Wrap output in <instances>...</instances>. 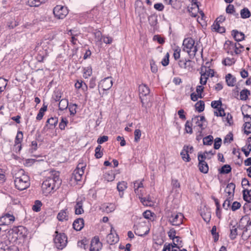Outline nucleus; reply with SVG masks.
<instances>
[{"instance_id": "obj_1", "label": "nucleus", "mask_w": 251, "mask_h": 251, "mask_svg": "<svg viewBox=\"0 0 251 251\" xmlns=\"http://www.w3.org/2000/svg\"><path fill=\"white\" fill-rule=\"evenodd\" d=\"M61 183L58 172H53L50 176L47 177L42 184V192L45 196L48 195L52 190L58 189Z\"/></svg>"}, {"instance_id": "obj_2", "label": "nucleus", "mask_w": 251, "mask_h": 251, "mask_svg": "<svg viewBox=\"0 0 251 251\" xmlns=\"http://www.w3.org/2000/svg\"><path fill=\"white\" fill-rule=\"evenodd\" d=\"M14 183L15 187L22 191L27 189L30 186L29 176L25 174L23 169H19L14 175Z\"/></svg>"}, {"instance_id": "obj_3", "label": "nucleus", "mask_w": 251, "mask_h": 251, "mask_svg": "<svg viewBox=\"0 0 251 251\" xmlns=\"http://www.w3.org/2000/svg\"><path fill=\"white\" fill-rule=\"evenodd\" d=\"M194 44L195 41L191 38L185 39L183 42V50L187 52L190 56H195L198 50Z\"/></svg>"}, {"instance_id": "obj_4", "label": "nucleus", "mask_w": 251, "mask_h": 251, "mask_svg": "<svg viewBox=\"0 0 251 251\" xmlns=\"http://www.w3.org/2000/svg\"><path fill=\"white\" fill-rule=\"evenodd\" d=\"M56 234L54 238V243L58 249L62 250L67 245V237L64 233H59L57 231L55 232Z\"/></svg>"}, {"instance_id": "obj_5", "label": "nucleus", "mask_w": 251, "mask_h": 251, "mask_svg": "<svg viewBox=\"0 0 251 251\" xmlns=\"http://www.w3.org/2000/svg\"><path fill=\"white\" fill-rule=\"evenodd\" d=\"M86 164L83 162H79L76 168L74 170L72 178L76 181H80L84 173L86 167Z\"/></svg>"}, {"instance_id": "obj_6", "label": "nucleus", "mask_w": 251, "mask_h": 251, "mask_svg": "<svg viewBox=\"0 0 251 251\" xmlns=\"http://www.w3.org/2000/svg\"><path fill=\"white\" fill-rule=\"evenodd\" d=\"M183 215L181 213H171L168 216V221L172 226H178L182 224Z\"/></svg>"}, {"instance_id": "obj_7", "label": "nucleus", "mask_w": 251, "mask_h": 251, "mask_svg": "<svg viewBox=\"0 0 251 251\" xmlns=\"http://www.w3.org/2000/svg\"><path fill=\"white\" fill-rule=\"evenodd\" d=\"M53 12L55 17L59 19H63L68 14V10L67 7L56 5L54 8Z\"/></svg>"}, {"instance_id": "obj_8", "label": "nucleus", "mask_w": 251, "mask_h": 251, "mask_svg": "<svg viewBox=\"0 0 251 251\" xmlns=\"http://www.w3.org/2000/svg\"><path fill=\"white\" fill-rule=\"evenodd\" d=\"M206 158L204 154L199 153L198 160H199V168L200 172L204 174H206L208 172V166L207 163L204 161Z\"/></svg>"}, {"instance_id": "obj_9", "label": "nucleus", "mask_w": 251, "mask_h": 251, "mask_svg": "<svg viewBox=\"0 0 251 251\" xmlns=\"http://www.w3.org/2000/svg\"><path fill=\"white\" fill-rule=\"evenodd\" d=\"M236 43H233L230 41H226L225 44V49L227 50V53L233 55L232 50L234 51L236 54H240L242 52L241 50H238L237 48Z\"/></svg>"}, {"instance_id": "obj_10", "label": "nucleus", "mask_w": 251, "mask_h": 251, "mask_svg": "<svg viewBox=\"0 0 251 251\" xmlns=\"http://www.w3.org/2000/svg\"><path fill=\"white\" fill-rule=\"evenodd\" d=\"M193 63L191 60L184 58L180 59L178 62V65L180 68L188 71L192 69Z\"/></svg>"}, {"instance_id": "obj_11", "label": "nucleus", "mask_w": 251, "mask_h": 251, "mask_svg": "<svg viewBox=\"0 0 251 251\" xmlns=\"http://www.w3.org/2000/svg\"><path fill=\"white\" fill-rule=\"evenodd\" d=\"M113 85V81L111 77H107L101 80L99 84V87L103 90L106 91L111 88Z\"/></svg>"}, {"instance_id": "obj_12", "label": "nucleus", "mask_w": 251, "mask_h": 251, "mask_svg": "<svg viewBox=\"0 0 251 251\" xmlns=\"http://www.w3.org/2000/svg\"><path fill=\"white\" fill-rule=\"evenodd\" d=\"M149 231V229H147V227L145 225L141 224H138L134 226V232L136 235L142 236L146 235Z\"/></svg>"}, {"instance_id": "obj_13", "label": "nucleus", "mask_w": 251, "mask_h": 251, "mask_svg": "<svg viewBox=\"0 0 251 251\" xmlns=\"http://www.w3.org/2000/svg\"><path fill=\"white\" fill-rule=\"evenodd\" d=\"M15 220V217L13 215L9 214L5 215L0 217V226L9 225Z\"/></svg>"}, {"instance_id": "obj_14", "label": "nucleus", "mask_w": 251, "mask_h": 251, "mask_svg": "<svg viewBox=\"0 0 251 251\" xmlns=\"http://www.w3.org/2000/svg\"><path fill=\"white\" fill-rule=\"evenodd\" d=\"M113 230V228L112 227L110 233L108 234L106 237V242L110 245L115 244L119 241V239L118 235L116 233L114 235L112 233Z\"/></svg>"}, {"instance_id": "obj_15", "label": "nucleus", "mask_w": 251, "mask_h": 251, "mask_svg": "<svg viewBox=\"0 0 251 251\" xmlns=\"http://www.w3.org/2000/svg\"><path fill=\"white\" fill-rule=\"evenodd\" d=\"M235 189V185L234 183L231 182L227 184L225 190V192L228 194L227 198L233 200Z\"/></svg>"}, {"instance_id": "obj_16", "label": "nucleus", "mask_w": 251, "mask_h": 251, "mask_svg": "<svg viewBox=\"0 0 251 251\" xmlns=\"http://www.w3.org/2000/svg\"><path fill=\"white\" fill-rule=\"evenodd\" d=\"M73 228L76 231L81 230L84 227V220L82 218H78L75 220L73 224Z\"/></svg>"}, {"instance_id": "obj_17", "label": "nucleus", "mask_w": 251, "mask_h": 251, "mask_svg": "<svg viewBox=\"0 0 251 251\" xmlns=\"http://www.w3.org/2000/svg\"><path fill=\"white\" fill-rule=\"evenodd\" d=\"M115 205L114 204L110 203H104L101 205L100 209L104 212H105L107 213H110L114 211L115 209Z\"/></svg>"}, {"instance_id": "obj_18", "label": "nucleus", "mask_w": 251, "mask_h": 251, "mask_svg": "<svg viewBox=\"0 0 251 251\" xmlns=\"http://www.w3.org/2000/svg\"><path fill=\"white\" fill-rule=\"evenodd\" d=\"M192 121H194L197 126H199L201 130L204 129L203 125V122L205 121V119L204 116H196L192 118Z\"/></svg>"}, {"instance_id": "obj_19", "label": "nucleus", "mask_w": 251, "mask_h": 251, "mask_svg": "<svg viewBox=\"0 0 251 251\" xmlns=\"http://www.w3.org/2000/svg\"><path fill=\"white\" fill-rule=\"evenodd\" d=\"M68 211L67 209L61 210L58 214L57 218L60 221H67L68 220Z\"/></svg>"}, {"instance_id": "obj_20", "label": "nucleus", "mask_w": 251, "mask_h": 251, "mask_svg": "<svg viewBox=\"0 0 251 251\" xmlns=\"http://www.w3.org/2000/svg\"><path fill=\"white\" fill-rule=\"evenodd\" d=\"M142 106L145 108L150 107L151 106V97L148 95L146 96L140 97Z\"/></svg>"}, {"instance_id": "obj_21", "label": "nucleus", "mask_w": 251, "mask_h": 251, "mask_svg": "<svg viewBox=\"0 0 251 251\" xmlns=\"http://www.w3.org/2000/svg\"><path fill=\"white\" fill-rule=\"evenodd\" d=\"M75 208V214L76 215H80L84 212V210L83 209V202L82 200H77Z\"/></svg>"}, {"instance_id": "obj_22", "label": "nucleus", "mask_w": 251, "mask_h": 251, "mask_svg": "<svg viewBox=\"0 0 251 251\" xmlns=\"http://www.w3.org/2000/svg\"><path fill=\"white\" fill-rule=\"evenodd\" d=\"M139 97L146 96L150 93L149 88L144 84L140 85L139 86Z\"/></svg>"}, {"instance_id": "obj_23", "label": "nucleus", "mask_w": 251, "mask_h": 251, "mask_svg": "<svg viewBox=\"0 0 251 251\" xmlns=\"http://www.w3.org/2000/svg\"><path fill=\"white\" fill-rule=\"evenodd\" d=\"M226 81L228 86L233 87L235 84L236 79L231 74H228L226 76Z\"/></svg>"}, {"instance_id": "obj_24", "label": "nucleus", "mask_w": 251, "mask_h": 251, "mask_svg": "<svg viewBox=\"0 0 251 251\" xmlns=\"http://www.w3.org/2000/svg\"><path fill=\"white\" fill-rule=\"evenodd\" d=\"M232 35L233 36L235 41L239 42L244 39L245 35L243 32H239L237 30H233L232 31Z\"/></svg>"}, {"instance_id": "obj_25", "label": "nucleus", "mask_w": 251, "mask_h": 251, "mask_svg": "<svg viewBox=\"0 0 251 251\" xmlns=\"http://www.w3.org/2000/svg\"><path fill=\"white\" fill-rule=\"evenodd\" d=\"M100 244V240L98 237H95L91 243V247L90 249V251H99V247H96V245L98 246L99 244Z\"/></svg>"}, {"instance_id": "obj_26", "label": "nucleus", "mask_w": 251, "mask_h": 251, "mask_svg": "<svg viewBox=\"0 0 251 251\" xmlns=\"http://www.w3.org/2000/svg\"><path fill=\"white\" fill-rule=\"evenodd\" d=\"M195 1L194 3L192 4V7L189 8L188 11L189 13H191V16L193 17H196V12L199 10V5L198 4V2H197L196 0H193Z\"/></svg>"}, {"instance_id": "obj_27", "label": "nucleus", "mask_w": 251, "mask_h": 251, "mask_svg": "<svg viewBox=\"0 0 251 251\" xmlns=\"http://www.w3.org/2000/svg\"><path fill=\"white\" fill-rule=\"evenodd\" d=\"M180 248L174 246L172 244L165 243L162 251H180Z\"/></svg>"}, {"instance_id": "obj_28", "label": "nucleus", "mask_w": 251, "mask_h": 251, "mask_svg": "<svg viewBox=\"0 0 251 251\" xmlns=\"http://www.w3.org/2000/svg\"><path fill=\"white\" fill-rule=\"evenodd\" d=\"M58 123V118L57 117H51L46 122V125L45 127L48 126V125L49 124L50 125V127L49 128H52L55 127L56 125Z\"/></svg>"}, {"instance_id": "obj_29", "label": "nucleus", "mask_w": 251, "mask_h": 251, "mask_svg": "<svg viewBox=\"0 0 251 251\" xmlns=\"http://www.w3.org/2000/svg\"><path fill=\"white\" fill-rule=\"evenodd\" d=\"M242 114L244 117L251 119V106L249 105L244 106L242 110Z\"/></svg>"}, {"instance_id": "obj_30", "label": "nucleus", "mask_w": 251, "mask_h": 251, "mask_svg": "<svg viewBox=\"0 0 251 251\" xmlns=\"http://www.w3.org/2000/svg\"><path fill=\"white\" fill-rule=\"evenodd\" d=\"M23 139V134L22 131H18L15 138V145H18V147H19L20 151L21 149V145H19Z\"/></svg>"}, {"instance_id": "obj_31", "label": "nucleus", "mask_w": 251, "mask_h": 251, "mask_svg": "<svg viewBox=\"0 0 251 251\" xmlns=\"http://www.w3.org/2000/svg\"><path fill=\"white\" fill-rule=\"evenodd\" d=\"M69 106L68 100L67 99H62L59 103V109L63 111L66 109Z\"/></svg>"}, {"instance_id": "obj_32", "label": "nucleus", "mask_w": 251, "mask_h": 251, "mask_svg": "<svg viewBox=\"0 0 251 251\" xmlns=\"http://www.w3.org/2000/svg\"><path fill=\"white\" fill-rule=\"evenodd\" d=\"M25 3L31 7H38L41 4L39 0H25Z\"/></svg>"}, {"instance_id": "obj_33", "label": "nucleus", "mask_w": 251, "mask_h": 251, "mask_svg": "<svg viewBox=\"0 0 251 251\" xmlns=\"http://www.w3.org/2000/svg\"><path fill=\"white\" fill-rule=\"evenodd\" d=\"M245 222L247 223L245 226V230L244 231H247L250 229L249 227L251 226V220L248 217L243 218L241 219L240 224H244Z\"/></svg>"}, {"instance_id": "obj_34", "label": "nucleus", "mask_w": 251, "mask_h": 251, "mask_svg": "<svg viewBox=\"0 0 251 251\" xmlns=\"http://www.w3.org/2000/svg\"><path fill=\"white\" fill-rule=\"evenodd\" d=\"M195 108L199 112H202L204 109V103L202 100H200L195 104Z\"/></svg>"}, {"instance_id": "obj_35", "label": "nucleus", "mask_w": 251, "mask_h": 251, "mask_svg": "<svg viewBox=\"0 0 251 251\" xmlns=\"http://www.w3.org/2000/svg\"><path fill=\"white\" fill-rule=\"evenodd\" d=\"M250 91L248 89L242 90L240 92V99L241 100H245L248 99V96L250 95Z\"/></svg>"}, {"instance_id": "obj_36", "label": "nucleus", "mask_w": 251, "mask_h": 251, "mask_svg": "<svg viewBox=\"0 0 251 251\" xmlns=\"http://www.w3.org/2000/svg\"><path fill=\"white\" fill-rule=\"evenodd\" d=\"M213 29L219 33H224L226 29L224 27L221 26L220 24L214 23L212 26Z\"/></svg>"}, {"instance_id": "obj_37", "label": "nucleus", "mask_w": 251, "mask_h": 251, "mask_svg": "<svg viewBox=\"0 0 251 251\" xmlns=\"http://www.w3.org/2000/svg\"><path fill=\"white\" fill-rule=\"evenodd\" d=\"M201 216L203 220L205 222L208 223L211 219V212L208 210H206V212H201Z\"/></svg>"}, {"instance_id": "obj_38", "label": "nucleus", "mask_w": 251, "mask_h": 251, "mask_svg": "<svg viewBox=\"0 0 251 251\" xmlns=\"http://www.w3.org/2000/svg\"><path fill=\"white\" fill-rule=\"evenodd\" d=\"M241 17L243 19H246L251 16V13L247 8H244L240 12Z\"/></svg>"}, {"instance_id": "obj_39", "label": "nucleus", "mask_w": 251, "mask_h": 251, "mask_svg": "<svg viewBox=\"0 0 251 251\" xmlns=\"http://www.w3.org/2000/svg\"><path fill=\"white\" fill-rule=\"evenodd\" d=\"M237 234V226H232V227L230 228V233L229 235L230 239L232 240L235 239Z\"/></svg>"}, {"instance_id": "obj_40", "label": "nucleus", "mask_w": 251, "mask_h": 251, "mask_svg": "<svg viewBox=\"0 0 251 251\" xmlns=\"http://www.w3.org/2000/svg\"><path fill=\"white\" fill-rule=\"evenodd\" d=\"M201 76L200 78V83L201 85H205L206 83L207 79L209 76V75H207L206 72H201Z\"/></svg>"}, {"instance_id": "obj_41", "label": "nucleus", "mask_w": 251, "mask_h": 251, "mask_svg": "<svg viewBox=\"0 0 251 251\" xmlns=\"http://www.w3.org/2000/svg\"><path fill=\"white\" fill-rule=\"evenodd\" d=\"M231 171V168L230 165L226 164L224 165L220 170L221 174H228Z\"/></svg>"}, {"instance_id": "obj_42", "label": "nucleus", "mask_w": 251, "mask_h": 251, "mask_svg": "<svg viewBox=\"0 0 251 251\" xmlns=\"http://www.w3.org/2000/svg\"><path fill=\"white\" fill-rule=\"evenodd\" d=\"M213 137L212 135H208L203 139V143L204 145H211L212 144Z\"/></svg>"}, {"instance_id": "obj_43", "label": "nucleus", "mask_w": 251, "mask_h": 251, "mask_svg": "<svg viewBox=\"0 0 251 251\" xmlns=\"http://www.w3.org/2000/svg\"><path fill=\"white\" fill-rule=\"evenodd\" d=\"M42 204L41 201L36 200L34 202V204L32 206V210L35 212H39L41 209V206Z\"/></svg>"}, {"instance_id": "obj_44", "label": "nucleus", "mask_w": 251, "mask_h": 251, "mask_svg": "<svg viewBox=\"0 0 251 251\" xmlns=\"http://www.w3.org/2000/svg\"><path fill=\"white\" fill-rule=\"evenodd\" d=\"M117 188L119 192H123L127 188V183L125 181L119 182Z\"/></svg>"}, {"instance_id": "obj_45", "label": "nucleus", "mask_w": 251, "mask_h": 251, "mask_svg": "<svg viewBox=\"0 0 251 251\" xmlns=\"http://www.w3.org/2000/svg\"><path fill=\"white\" fill-rule=\"evenodd\" d=\"M202 72H206L207 75L211 77L214 76V72L213 70L210 69L209 67L207 68L206 66H202L201 67Z\"/></svg>"}, {"instance_id": "obj_46", "label": "nucleus", "mask_w": 251, "mask_h": 251, "mask_svg": "<svg viewBox=\"0 0 251 251\" xmlns=\"http://www.w3.org/2000/svg\"><path fill=\"white\" fill-rule=\"evenodd\" d=\"M68 121L66 118L62 117L61 121L59 124V127L61 130H64L67 126Z\"/></svg>"}, {"instance_id": "obj_47", "label": "nucleus", "mask_w": 251, "mask_h": 251, "mask_svg": "<svg viewBox=\"0 0 251 251\" xmlns=\"http://www.w3.org/2000/svg\"><path fill=\"white\" fill-rule=\"evenodd\" d=\"M192 124L189 121H187L185 125V129L187 133L191 134L193 132L192 128Z\"/></svg>"}, {"instance_id": "obj_48", "label": "nucleus", "mask_w": 251, "mask_h": 251, "mask_svg": "<svg viewBox=\"0 0 251 251\" xmlns=\"http://www.w3.org/2000/svg\"><path fill=\"white\" fill-rule=\"evenodd\" d=\"M140 199L141 202L144 205H148L150 204V203L152 201L150 197L148 196V197L141 198L139 197Z\"/></svg>"}, {"instance_id": "obj_49", "label": "nucleus", "mask_w": 251, "mask_h": 251, "mask_svg": "<svg viewBox=\"0 0 251 251\" xmlns=\"http://www.w3.org/2000/svg\"><path fill=\"white\" fill-rule=\"evenodd\" d=\"M69 106V110L70 112L71 115H75L76 113V107H77V105L76 104H70Z\"/></svg>"}, {"instance_id": "obj_50", "label": "nucleus", "mask_w": 251, "mask_h": 251, "mask_svg": "<svg viewBox=\"0 0 251 251\" xmlns=\"http://www.w3.org/2000/svg\"><path fill=\"white\" fill-rule=\"evenodd\" d=\"M222 63L226 66H231L235 63V60L233 58H226L222 61Z\"/></svg>"}, {"instance_id": "obj_51", "label": "nucleus", "mask_w": 251, "mask_h": 251, "mask_svg": "<svg viewBox=\"0 0 251 251\" xmlns=\"http://www.w3.org/2000/svg\"><path fill=\"white\" fill-rule=\"evenodd\" d=\"M244 132L247 135L251 133V124L250 122H246L244 126Z\"/></svg>"}, {"instance_id": "obj_52", "label": "nucleus", "mask_w": 251, "mask_h": 251, "mask_svg": "<svg viewBox=\"0 0 251 251\" xmlns=\"http://www.w3.org/2000/svg\"><path fill=\"white\" fill-rule=\"evenodd\" d=\"M141 136V131L139 129H136L134 131V141L138 142Z\"/></svg>"}, {"instance_id": "obj_53", "label": "nucleus", "mask_w": 251, "mask_h": 251, "mask_svg": "<svg viewBox=\"0 0 251 251\" xmlns=\"http://www.w3.org/2000/svg\"><path fill=\"white\" fill-rule=\"evenodd\" d=\"M153 214V213H152L150 210H146L143 214V216L145 218L147 219H149L150 220H152Z\"/></svg>"}, {"instance_id": "obj_54", "label": "nucleus", "mask_w": 251, "mask_h": 251, "mask_svg": "<svg viewBox=\"0 0 251 251\" xmlns=\"http://www.w3.org/2000/svg\"><path fill=\"white\" fill-rule=\"evenodd\" d=\"M194 150L192 146H184L182 150V153H185L187 154V153H191L193 152Z\"/></svg>"}, {"instance_id": "obj_55", "label": "nucleus", "mask_w": 251, "mask_h": 251, "mask_svg": "<svg viewBox=\"0 0 251 251\" xmlns=\"http://www.w3.org/2000/svg\"><path fill=\"white\" fill-rule=\"evenodd\" d=\"M105 179L108 181H111L115 178V175L112 172L106 173L104 175Z\"/></svg>"}, {"instance_id": "obj_56", "label": "nucleus", "mask_w": 251, "mask_h": 251, "mask_svg": "<svg viewBox=\"0 0 251 251\" xmlns=\"http://www.w3.org/2000/svg\"><path fill=\"white\" fill-rule=\"evenodd\" d=\"M173 246L175 247H182V245H181V241L180 240V237L179 236H176L175 238V239L173 240Z\"/></svg>"}, {"instance_id": "obj_57", "label": "nucleus", "mask_w": 251, "mask_h": 251, "mask_svg": "<svg viewBox=\"0 0 251 251\" xmlns=\"http://www.w3.org/2000/svg\"><path fill=\"white\" fill-rule=\"evenodd\" d=\"M222 144V139L220 138L217 137L215 139L214 148L215 150L219 149Z\"/></svg>"}, {"instance_id": "obj_58", "label": "nucleus", "mask_w": 251, "mask_h": 251, "mask_svg": "<svg viewBox=\"0 0 251 251\" xmlns=\"http://www.w3.org/2000/svg\"><path fill=\"white\" fill-rule=\"evenodd\" d=\"M169 56H170L169 53V52H167L166 54L165 57L163 59V60L161 61V64L163 66H166L169 64Z\"/></svg>"}, {"instance_id": "obj_59", "label": "nucleus", "mask_w": 251, "mask_h": 251, "mask_svg": "<svg viewBox=\"0 0 251 251\" xmlns=\"http://www.w3.org/2000/svg\"><path fill=\"white\" fill-rule=\"evenodd\" d=\"M6 85V80L3 78H0V90L1 92L4 90Z\"/></svg>"}, {"instance_id": "obj_60", "label": "nucleus", "mask_w": 251, "mask_h": 251, "mask_svg": "<svg viewBox=\"0 0 251 251\" xmlns=\"http://www.w3.org/2000/svg\"><path fill=\"white\" fill-rule=\"evenodd\" d=\"M176 231L173 228H171L168 232L169 237L172 240L175 239V238H176Z\"/></svg>"}, {"instance_id": "obj_61", "label": "nucleus", "mask_w": 251, "mask_h": 251, "mask_svg": "<svg viewBox=\"0 0 251 251\" xmlns=\"http://www.w3.org/2000/svg\"><path fill=\"white\" fill-rule=\"evenodd\" d=\"M153 40L154 41H157L158 43L160 44H163L165 43V39L163 38H162L160 35H155L153 37Z\"/></svg>"}, {"instance_id": "obj_62", "label": "nucleus", "mask_w": 251, "mask_h": 251, "mask_svg": "<svg viewBox=\"0 0 251 251\" xmlns=\"http://www.w3.org/2000/svg\"><path fill=\"white\" fill-rule=\"evenodd\" d=\"M226 12L229 14H234L235 11L234 6L232 4H229L226 8Z\"/></svg>"}, {"instance_id": "obj_63", "label": "nucleus", "mask_w": 251, "mask_h": 251, "mask_svg": "<svg viewBox=\"0 0 251 251\" xmlns=\"http://www.w3.org/2000/svg\"><path fill=\"white\" fill-rule=\"evenodd\" d=\"M217 109H218V112H217V111L214 112V115L215 116L223 117L225 115V111L223 108H222L221 107H220V108L218 107V108H217Z\"/></svg>"}, {"instance_id": "obj_64", "label": "nucleus", "mask_w": 251, "mask_h": 251, "mask_svg": "<svg viewBox=\"0 0 251 251\" xmlns=\"http://www.w3.org/2000/svg\"><path fill=\"white\" fill-rule=\"evenodd\" d=\"M95 38L97 41L100 42L102 39L103 36L100 31H97L94 33Z\"/></svg>"}]
</instances>
